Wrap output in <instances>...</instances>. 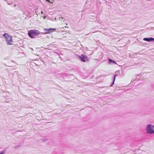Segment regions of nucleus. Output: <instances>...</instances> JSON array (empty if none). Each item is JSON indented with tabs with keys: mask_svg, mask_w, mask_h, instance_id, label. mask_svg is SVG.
<instances>
[{
	"mask_svg": "<svg viewBox=\"0 0 154 154\" xmlns=\"http://www.w3.org/2000/svg\"><path fill=\"white\" fill-rule=\"evenodd\" d=\"M56 29L55 28H50L48 29H44V30L45 31V32L44 33H42V34H48L50 33H51V32H53V31H54Z\"/></svg>",
	"mask_w": 154,
	"mask_h": 154,
	"instance_id": "nucleus-5",
	"label": "nucleus"
},
{
	"mask_svg": "<svg viewBox=\"0 0 154 154\" xmlns=\"http://www.w3.org/2000/svg\"><path fill=\"white\" fill-rule=\"evenodd\" d=\"M3 36H4L6 38H7L8 37L10 36H9L8 34L6 33H5L3 35Z\"/></svg>",
	"mask_w": 154,
	"mask_h": 154,
	"instance_id": "nucleus-9",
	"label": "nucleus"
},
{
	"mask_svg": "<svg viewBox=\"0 0 154 154\" xmlns=\"http://www.w3.org/2000/svg\"><path fill=\"white\" fill-rule=\"evenodd\" d=\"M46 1L49 2L50 3H52L51 2H50V1L49 0H46Z\"/></svg>",
	"mask_w": 154,
	"mask_h": 154,
	"instance_id": "nucleus-11",
	"label": "nucleus"
},
{
	"mask_svg": "<svg viewBox=\"0 0 154 154\" xmlns=\"http://www.w3.org/2000/svg\"><path fill=\"white\" fill-rule=\"evenodd\" d=\"M6 149H3L0 152V154H4L6 151Z\"/></svg>",
	"mask_w": 154,
	"mask_h": 154,
	"instance_id": "nucleus-10",
	"label": "nucleus"
},
{
	"mask_svg": "<svg viewBox=\"0 0 154 154\" xmlns=\"http://www.w3.org/2000/svg\"><path fill=\"white\" fill-rule=\"evenodd\" d=\"M21 146V145L19 144L17 146H14L13 147V148L14 149H18Z\"/></svg>",
	"mask_w": 154,
	"mask_h": 154,
	"instance_id": "nucleus-8",
	"label": "nucleus"
},
{
	"mask_svg": "<svg viewBox=\"0 0 154 154\" xmlns=\"http://www.w3.org/2000/svg\"><path fill=\"white\" fill-rule=\"evenodd\" d=\"M6 39L7 44L8 45H11L12 44V40L11 37L10 36L8 37Z\"/></svg>",
	"mask_w": 154,
	"mask_h": 154,
	"instance_id": "nucleus-6",
	"label": "nucleus"
},
{
	"mask_svg": "<svg viewBox=\"0 0 154 154\" xmlns=\"http://www.w3.org/2000/svg\"><path fill=\"white\" fill-rule=\"evenodd\" d=\"M41 13L43 14V11H41Z\"/></svg>",
	"mask_w": 154,
	"mask_h": 154,
	"instance_id": "nucleus-12",
	"label": "nucleus"
},
{
	"mask_svg": "<svg viewBox=\"0 0 154 154\" xmlns=\"http://www.w3.org/2000/svg\"><path fill=\"white\" fill-rule=\"evenodd\" d=\"M79 57L82 62H85L88 61L89 60V58L86 55L83 54H81L80 56H79Z\"/></svg>",
	"mask_w": 154,
	"mask_h": 154,
	"instance_id": "nucleus-3",
	"label": "nucleus"
},
{
	"mask_svg": "<svg viewBox=\"0 0 154 154\" xmlns=\"http://www.w3.org/2000/svg\"><path fill=\"white\" fill-rule=\"evenodd\" d=\"M109 63L110 64H116V63L114 60L110 59H109Z\"/></svg>",
	"mask_w": 154,
	"mask_h": 154,
	"instance_id": "nucleus-7",
	"label": "nucleus"
},
{
	"mask_svg": "<svg viewBox=\"0 0 154 154\" xmlns=\"http://www.w3.org/2000/svg\"><path fill=\"white\" fill-rule=\"evenodd\" d=\"M44 33L43 32H40L38 30L36 29L30 30L28 32V35L31 38H36L37 36L40 34Z\"/></svg>",
	"mask_w": 154,
	"mask_h": 154,
	"instance_id": "nucleus-1",
	"label": "nucleus"
},
{
	"mask_svg": "<svg viewBox=\"0 0 154 154\" xmlns=\"http://www.w3.org/2000/svg\"><path fill=\"white\" fill-rule=\"evenodd\" d=\"M154 126L151 124L148 125H147L146 131L147 133L150 134H152L154 133L153 129Z\"/></svg>",
	"mask_w": 154,
	"mask_h": 154,
	"instance_id": "nucleus-2",
	"label": "nucleus"
},
{
	"mask_svg": "<svg viewBox=\"0 0 154 154\" xmlns=\"http://www.w3.org/2000/svg\"><path fill=\"white\" fill-rule=\"evenodd\" d=\"M120 71L119 70L117 71L116 72V74H115L114 75L113 77V81L112 83V84L110 85V86H112V85L114 84L115 81L116 79V76L118 75V74H119V75L120 76H121L122 75L121 74H120Z\"/></svg>",
	"mask_w": 154,
	"mask_h": 154,
	"instance_id": "nucleus-4",
	"label": "nucleus"
}]
</instances>
